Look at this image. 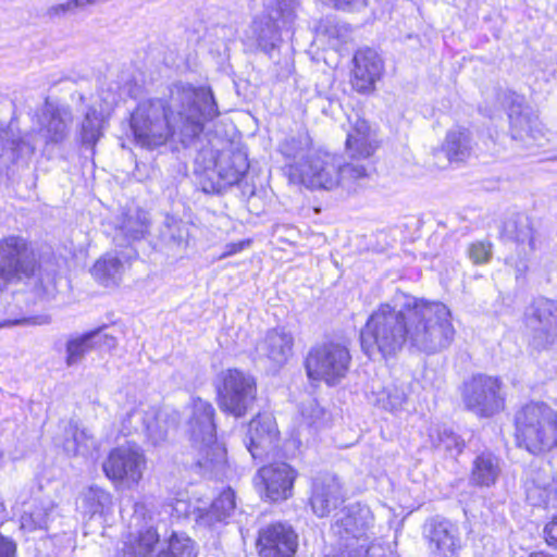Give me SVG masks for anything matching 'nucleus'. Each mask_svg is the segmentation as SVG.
<instances>
[{
    "label": "nucleus",
    "instance_id": "f257e3e1",
    "mask_svg": "<svg viewBox=\"0 0 557 557\" xmlns=\"http://www.w3.org/2000/svg\"><path fill=\"white\" fill-rule=\"evenodd\" d=\"M455 334L451 312L445 304L400 293L370 314L360 342L369 358L387 360L406 344L426 354L442 351L450 346Z\"/></svg>",
    "mask_w": 557,
    "mask_h": 557
},
{
    "label": "nucleus",
    "instance_id": "f03ea898",
    "mask_svg": "<svg viewBox=\"0 0 557 557\" xmlns=\"http://www.w3.org/2000/svg\"><path fill=\"white\" fill-rule=\"evenodd\" d=\"M219 114L210 87L178 83L171 88L168 101L139 103L131 115L129 127L137 146L154 149L174 136L187 144L203 131L206 122Z\"/></svg>",
    "mask_w": 557,
    "mask_h": 557
},
{
    "label": "nucleus",
    "instance_id": "7ed1b4c3",
    "mask_svg": "<svg viewBox=\"0 0 557 557\" xmlns=\"http://www.w3.org/2000/svg\"><path fill=\"white\" fill-rule=\"evenodd\" d=\"M0 329L22 323H48L23 315L27 302L51 299L57 294V271L39 262L32 245L21 236L0 240Z\"/></svg>",
    "mask_w": 557,
    "mask_h": 557
},
{
    "label": "nucleus",
    "instance_id": "20e7f679",
    "mask_svg": "<svg viewBox=\"0 0 557 557\" xmlns=\"http://www.w3.org/2000/svg\"><path fill=\"white\" fill-rule=\"evenodd\" d=\"M288 176L292 182L310 189L342 187L355 191L369 177V170L364 164L343 163L337 154L319 149L290 164Z\"/></svg>",
    "mask_w": 557,
    "mask_h": 557
},
{
    "label": "nucleus",
    "instance_id": "39448f33",
    "mask_svg": "<svg viewBox=\"0 0 557 557\" xmlns=\"http://www.w3.org/2000/svg\"><path fill=\"white\" fill-rule=\"evenodd\" d=\"M214 412L209 401L201 398L193 399L188 432L193 445L199 450L197 466L203 474L218 476L224 471L226 451L216 443Z\"/></svg>",
    "mask_w": 557,
    "mask_h": 557
},
{
    "label": "nucleus",
    "instance_id": "423d86ee",
    "mask_svg": "<svg viewBox=\"0 0 557 557\" xmlns=\"http://www.w3.org/2000/svg\"><path fill=\"white\" fill-rule=\"evenodd\" d=\"M519 446L533 455L557 446V412L544 403L523 406L515 418Z\"/></svg>",
    "mask_w": 557,
    "mask_h": 557
},
{
    "label": "nucleus",
    "instance_id": "0eeeda50",
    "mask_svg": "<svg viewBox=\"0 0 557 557\" xmlns=\"http://www.w3.org/2000/svg\"><path fill=\"white\" fill-rule=\"evenodd\" d=\"M351 362L348 348L337 342H325L313 346L305 361L310 380L323 381L330 386L338 384L347 374Z\"/></svg>",
    "mask_w": 557,
    "mask_h": 557
},
{
    "label": "nucleus",
    "instance_id": "6e6552de",
    "mask_svg": "<svg viewBox=\"0 0 557 557\" xmlns=\"http://www.w3.org/2000/svg\"><path fill=\"white\" fill-rule=\"evenodd\" d=\"M216 394L220 409L240 418L247 413L256 399V380L237 369H227L218 376Z\"/></svg>",
    "mask_w": 557,
    "mask_h": 557
},
{
    "label": "nucleus",
    "instance_id": "1a4fd4ad",
    "mask_svg": "<svg viewBox=\"0 0 557 557\" xmlns=\"http://www.w3.org/2000/svg\"><path fill=\"white\" fill-rule=\"evenodd\" d=\"M296 0H269L265 10L255 17L250 30L262 49L273 48L280 29L288 28L296 17Z\"/></svg>",
    "mask_w": 557,
    "mask_h": 557
},
{
    "label": "nucleus",
    "instance_id": "9d476101",
    "mask_svg": "<svg viewBox=\"0 0 557 557\" xmlns=\"http://www.w3.org/2000/svg\"><path fill=\"white\" fill-rule=\"evenodd\" d=\"M177 412L140 406L127 412L123 428L127 433L143 432L153 445L163 443L169 431L176 428Z\"/></svg>",
    "mask_w": 557,
    "mask_h": 557
},
{
    "label": "nucleus",
    "instance_id": "9b49d317",
    "mask_svg": "<svg viewBox=\"0 0 557 557\" xmlns=\"http://www.w3.org/2000/svg\"><path fill=\"white\" fill-rule=\"evenodd\" d=\"M102 469L108 479L133 487L139 484L146 469V457L137 445L119 446L110 451Z\"/></svg>",
    "mask_w": 557,
    "mask_h": 557
},
{
    "label": "nucleus",
    "instance_id": "f8f14e48",
    "mask_svg": "<svg viewBox=\"0 0 557 557\" xmlns=\"http://www.w3.org/2000/svg\"><path fill=\"white\" fill-rule=\"evenodd\" d=\"M463 401L479 417H492L504 408L502 383L497 377L479 374L465 384Z\"/></svg>",
    "mask_w": 557,
    "mask_h": 557
},
{
    "label": "nucleus",
    "instance_id": "ddd939ff",
    "mask_svg": "<svg viewBox=\"0 0 557 557\" xmlns=\"http://www.w3.org/2000/svg\"><path fill=\"white\" fill-rule=\"evenodd\" d=\"M525 326L531 332V344L546 348L557 336V302L545 297L535 298L524 313Z\"/></svg>",
    "mask_w": 557,
    "mask_h": 557
},
{
    "label": "nucleus",
    "instance_id": "4468645a",
    "mask_svg": "<svg viewBox=\"0 0 557 557\" xmlns=\"http://www.w3.org/2000/svg\"><path fill=\"white\" fill-rule=\"evenodd\" d=\"M152 522V513L148 505L138 502L134 505V513L131 523L140 528L138 536L124 543L122 557H150L154 550V546L159 542V534Z\"/></svg>",
    "mask_w": 557,
    "mask_h": 557
},
{
    "label": "nucleus",
    "instance_id": "2eb2a0df",
    "mask_svg": "<svg viewBox=\"0 0 557 557\" xmlns=\"http://www.w3.org/2000/svg\"><path fill=\"white\" fill-rule=\"evenodd\" d=\"M298 536L287 524L274 523L259 531L257 548L259 557H293Z\"/></svg>",
    "mask_w": 557,
    "mask_h": 557
},
{
    "label": "nucleus",
    "instance_id": "dca6fc26",
    "mask_svg": "<svg viewBox=\"0 0 557 557\" xmlns=\"http://www.w3.org/2000/svg\"><path fill=\"white\" fill-rule=\"evenodd\" d=\"M424 534L431 553L437 557H457L462 548L458 525L447 519H431Z\"/></svg>",
    "mask_w": 557,
    "mask_h": 557
},
{
    "label": "nucleus",
    "instance_id": "f3484780",
    "mask_svg": "<svg viewBox=\"0 0 557 557\" xmlns=\"http://www.w3.org/2000/svg\"><path fill=\"white\" fill-rule=\"evenodd\" d=\"M295 479L296 472L289 465L277 462L262 467L255 478V484L264 490L267 498L277 502L292 496Z\"/></svg>",
    "mask_w": 557,
    "mask_h": 557
},
{
    "label": "nucleus",
    "instance_id": "a211bd4d",
    "mask_svg": "<svg viewBox=\"0 0 557 557\" xmlns=\"http://www.w3.org/2000/svg\"><path fill=\"white\" fill-rule=\"evenodd\" d=\"M376 149L375 132L366 120L358 117L347 132L345 141V154L350 159L349 163L364 164L370 171V166L364 161L373 156Z\"/></svg>",
    "mask_w": 557,
    "mask_h": 557
},
{
    "label": "nucleus",
    "instance_id": "6ab92c4d",
    "mask_svg": "<svg viewBox=\"0 0 557 557\" xmlns=\"http://www.w3.org/2000/svg\"><path fill=\"white\" fill-rule=\"evenodd\" d=\"M278 436L274 417L270 413L258 414L248 424L247 448L255 459L261 458L275 449Z\"/></svg>",
    "mask_w": 557,
    "mask_h": 557
},
{
    "label": "nucleus",
    "instance_id": "aec40b11",
    "mask_svg": "<svg viewBox=\"0 0 557 557\" xmlns=\"http://www.w3.org/2000/svg\"><path fill=\"white\" fill-rule=\"evenodd\" d=\"M352 87L359 92H368L383 74V61L372 49L358 50L354 58Z\"/></svg>",
    "mask_w": 557,
    "mask_h": 557
},
{
    "label": "nucleus",
    "instance_id": "412c9836",
    "mask_svg": "<svg viewBox=\"0 0 557 557\" xmlns=\"http://www.w3.org/2000/svg\"><path fill=\"white\" fill-rule=\"evenodd\" d=\"M343 500L342 484L336 476L327 474L313 481L310 506L315 516L326 517Z\"/></svg>",
    "mask_w": 557,
    "mask_h": 557
},
{
    "label": "nucleus",
    "instance_id": "4be33fe9",
    "mask_svg": "<svg viewBox=\"0 0 557 557\" xmlns=\"http://www.w3.org/2000/svg\"><path fill=\"white\" fill-rule=\"evenodd\" d=\"M294 337L283 329L270 330L256 350L260 358L269 360L274 367L284 366L293 355Z\"/></svg>",
    "mask_w": 557,
    "mask_h": 557
},
{
    "label": "nucleus",
    "instance_id": "5701e85b",
    "mask_svg": "<svg viewBox=\"0 0 557 557\" xmlns=\"http://www.w3.org/2000/svg\"><path fill=\"white\" fill-rule=\"evenodd\" d=\"M508 116L513 139L522 140L527 146H531L533 141L541 145L543 132L537 116L533 115L528 108H523L521 100L512 103Z\"/></svg>",
    "mask_w": 557,
    "mask_h": 557
},
{
    "label": "nucleus",
    "instance_id": "b1692460",
    "mask_svg": "<svg viewBox=\"0 0 557 557\" xmlns=\"http://www.w3.org/2000/svg\"><path fill=\"white\" fill-rule=\"evenodd\" d=\"M38 122L40 124L39 135L46 143H60L67 135L72 116L66 109L46 103L41 109Z\"/></svg>",
    "mask_w": 557,
    "mask_h": 557
},
{
    "label": "nucleus",
    "instance_id": "393cba45",
    "mask_svg": "<svg viewBox=\"0 0 557 557\" xmlns=\"http://www.w3.org/2000/svg\"><path fill=\"white\" fill-rule=\"evenodd\" d=\"M368 399L375 406L396 413L406 408L408 403V386L403 383L382 385L379 382H372Z\"/></svg>",
    "mask_w": 557,
    "mask_h": 557
},
{
    "label": "nucleus",
    "instance_id": "a878e982",
    "mask_svg": "<svg viewBox=\"0 0 557 557\" xmlns=\"http://www.w3.org/2000/svg\"><path fill=\"white\" fill-rule=\"evenodd\" d=\"M114 101L113 96L111 99L102 98L99 108L94 103L87 109L79 131L83 144L94 146L98 141L102 134L104 121L113 109Z\"/></svg>",
    "mask_w": 557,
    "mask_h": 557
},
{
    "label": "nucleus",
    "instance_id": "bb28decb",
    "mask_svg": "<svg viewBox=\"0 0 557 557\" xmlns=\"http://www.w3.org/2000/svg\"><path fill=\"white\" fill-rule=\"evenodd\" d=\"M557 497V482L550 467L536 472L535 476L527 484V500L532 506H547Z\"/></svg>",
    "mask_w": 557,
    "mask_h": 557
},
{
    "label": "nucleus",
    "instance_id": "cd10ccee",
    "mask_svg": "<svg viewBox=\"0 0 557 557\" xmlns=\"http://www.w3.org/2000/svg\"><path fill=\"white\" fill-rule=\"evenodd\" d=\"M10 133H12L11 129L0 128V159H4L5 162H14L34 153L37 145L36 134L28 133L17 139H9Z\"/></svg>",
    "mask_w": 557,
    "mask_h": 557
},
{
    "label": "nucleus",
    "instance_id": "c85d7f7f",
    "mask_svg": "<svg viewBox=\"0 0 557 557\" xmlns=\"http://www.w3.org/2000/svg\"><path fill=\"white\" fill-rule=\"evenodd\" d=\"M63 448L70 456H86L96 448V441L86 428L71 420L64 429Z\"/></svg>",
    "mask_w": 557,
    "mask_h": 557
},
{
    "label": "nucleus",
    "instance_id": "c756f323",
    "mask_svg": "<svg viewBox=\"0 0 557 557\" xmlns=\"http://www.w3.org/2000/svg\"><path fill=\"white\" fill-rule=\"evenodd\" d=\"M500 472L499 459L492 453H482L473 460L470 482L475 486L490 487L496 483Z\"/></svg>",
    "mask_w": 557,
    "mask_h": 557
},
{
    "label": "nucleus",
    "instance_id": "7c9ffc66",
    "mask_svg": "<svg viewBox=\"0 0 557 557\" xmlns=\"http://www.w3.org/2000/svg\"><path fill=\"white\" fill-rule=\"evenodd\" d=\"M471 151V136L466 128H455L447 133L442 150L434 153L438 159L444 154L448 162L463 161Z\"/></svg>",
    "mask_w": 557,
    "mask_h": 557
},
{
    "label": "nucleus",
    "instance_id": "2f4dec72",
    "mask_svg": "<svg viewBox=\"0 0 557 557\" xmlns=\"http://www.w3.org/2000/svg\"><path fill=\"white\" fill-rule=\"evenodd\" d=\"M125 270V261L115 252L106 253L92 267V276L103 286H116Z\"/></svg>",
    "mask_w": 557,
    "mask_h": 557
},
{
    "label": "nucleus",
    "instance_id": "473e14b6",
    "mask_svg": "<svg viewBox=\"0 0 557 557\" xmlns=\"http://www.w3.org/2000/svg\"><path fill=\"white\" fill-rule=\"evenodd\" d=\"M431 446L449 457H457L463 449V441L449 429L442 425H433L429 429Z\"/></svg>",
    "mask_w": 557,
    "mask_h": 557
},
{
    "label": "nucleus",
    "instance_id": "72a5a7b5",
    "mask_svg": "<svg viewBox=\"0 0 557 557\" xmlns=\"http://www.w3.org/2000/svg\"><path fill=\"white\" fill-rule=\"evenodd\" d=\"M216 172L225 185H233L239 182L248 169L246 157L240 153L221 156L215 164Z\"/></svg>",
    "mask_w": 557,
    "mask_h": 557
},
{
    "label": "nucleus",
    "instance_id": "f704fd0d",
    "mask_svg": "<svg viewBox=\"0 0 557 557\" xmlns=\"http://www.w3.org/2000/svg\"><path fill=\"white\" fill-rule=\"evenodd\" d=\"M148 211H126L121 214L119 230L129 240L145 237L149 230Z\"/></svg>",
    "mask_w": 557,
    "mask_h": 557
},
{
    "label": "nucleus",
    "instance_id": "c9c22d12",
    "mask_svg": "<svg viewBox=\"0 0 557 557\" xmlns=\"http://www.w3.org/2000/svg\"><path fill=\"white\" fill-rule=\"evenodd\" d=\"M52 510L50 502H41L38 506L30 505L21 516V529L27 532L47 529Z\"/></svg>",
    "mask_w": 557,
    "mask_h": 557
},
{
    "label": "nucleus",
    "instance_id": "e433bc0d",
    "mask_svg": "<svg viewBox=\"0 0 557 557\" xmlns=\"http://www.w3.org/2000/svg\"><path fill=\"white\" fill-rule=\"evenodd\" d=\"M189 228L188 224L183 221H176L170 215H166L165 230L163 231V238L166 243L177 250H184L189 244Z\"/></svg>",
    "mask_w": 557,
    "mask_h": 557
},
{
    "label": "nucleus",
    "instance_id": "4c0bfd02",
    "mask_svg": "<svg viewBox=\"0 0 557 557\" xmlns=\"http://www.w3.org/2000/svg\"><path fill=\"white\" fill-rule=\"evenodd\" d=\"M111 505V494L101 487L90 486L83 495V508L90 516L103 513Z\"/></svg>",
    "mask_w": 557,
    "mask_h": 557
},
{
    "label": "nucleus",
    "instance_id": "58836bf2",
    "mask_svg": "<svg viewBox=\"0 0 557 557\" xmlns=\"http://www.w3.org/2000/svg\"><path fill=\"white\" fill-rule=\"evenodd\" d=\"M101 336L99 330L88 332L79 337L70 339L66 344V364L69 367L78 363L85 354L92 348V341Z\"/></svg>",
    "mask_w": 557,
    "mask_h": 557
},
{
    "label": "nucleus",
    "instance_id": "ea45409f",
    "mask_svg": "<svg viewBox=\"0 0 557 557\" xmlns=\"http://www.w3.org/2000/svg\"><path fill=\"white\" fill-rule=\"evenodd\" d=\"M301 417L309 428L321 429L327 424L329 417L325 410L313 399L301 406Z\"/></svg>",
    "mask_w": 557,
    "mask_h": 557
},
{
    "label": "nucleus",
    "instance_id": "a19ab883",
    "mask_svg": "<svg viewBox=\"0 0 557 557\" xmlns=\"http://www.w3.org/2000/svg\"><path fill=\"white\" fill-rule=\"evenodd\" d=\"M158 557H196L194 542L189 537L173 534L169 550L162 552Z\"/></svg>",
    "mask_w": 557,
    "mask_h": 557
},
{
    "label": "nucleus",
    "instance_id": "79ce46f5",
    "mask_svg": "<svg viewBox=\"0 0 557 557\" xmlns=\"http://www.w3.org/2000/svg\"><path fill=\"white\" fill-rule=\"evenodd\" d=\"M213 511L215 512V520H226L234 512L236 507L235 493L232 488L224 490L213 503Z\"/></svg>",
    "mask_w": 557,
    "mask_h": 557
},
{
    "label": "nucleus",
    "instance_id": "37998d69",
    "mask_svg": "<svg viewBox=\"0 0 557 557\" xmlns=\"http://www.w3.org/2000/svg\"><path fill=\"white\" fill-rule=\"evenodd\" d=\"M505 234L519 243L529 242L532 244V228L529 226L527 222L513 220L505 223L504 226Z\"/></svg>",
    "mask_w": 557,
    "mask_h": 557
},
{
    "label": "nucleus",
    "instance_id": "c03bdc74",
    "mask_svg": "<svg viewBox=\"0 0 557 557\" xmlns=\"http://www.w3.org/2000/svg\"><path fill=\"white\" fill-rule=\"evenodd\" d=\"M469 258L475 264H482L490 261L492 257V245L488 242H476L470 245L468 249Z\"/></svg>",
    "mask_w": 557,
    "mask_h": 557
},
{
    "label": "nucleus",
    "instance_id": "a18cd8bd",
    "mask_svg": "<svg viewBox=\"0 0 557 557\" xmlns=\"http://www.w3.org/2000/svg\"><path fill=\"white\" fill-rule=\"evenodd\" d=\"M195 520L199 527L205 528H214L219 523H224L222 520H215V512L213 511L212 505L209 508L198 509Z\"/></svg>",
    "mask_w": 557,
    "mask_h": 557
},
{
    "label": "nucleus",
    "instance_id": "49530a36",
    "mask_svg": "<svg viewBox=\"0 0 557 557\" xmlns=\"http://www.w3.org/2000/svg\"><path fill=\"white\" fill-rule=\"evenodd\" d=\"M251 239H243L237 243L226 244L224 246V251L218 257V260H223L225 258L242 252L243 250L249 248L251 246Z\"/></svg>",
    "mask_w": 557,
    "mask_h": 557
},
{
    "label": "nucleus",
    "instance_id": "de8ad7c7",
    "mask_svg": "<svg viewBox=\"0 0 557 557\" xmlns=\"http://www.w3.org/2000/svg\"><path fill=\"white\" fill-rule=\"evenodd\" d=\"M16 543L9 536L0 534V557H16Z\"/></svg>",
    "mask_w": 557,
    "mask_h": 557
},
{
    "label": "nucleus",
    "instance_id": "09e8293b",
    "mask_svg": "<svg viewBox=\"0 0 557 557\" xmlns=\"http://www.w3.org/2000/svg\"><path fill=\"white\" fill-rule=\"evenodd\" d=\"M95 0H71L66 3L59 4L57 7H53L51 9V12L55 15H59L61 13H66L69 11H72L74 8L83 7L87 3H91Z\"/></svg>",
    "mask_w": 557,
    "mask_h": 557
},
{
    "label": "nucleus",
    "instance_id": "8fccbe9b",
    "mask_svg": "<svg viewBox=\"0 0 557 557\" xmlns=\"http://www.w3.org/2000/svg\"><path fill=\"white\" fill-rule=\"evenodd\" d=\"M545 541L549 546L557 547V515L544 529Z\"/></svg>",
    "mask_w": 557,
    "mask_h": 557
},
{
    "label": "nucleus",
    "instance_id": "3c124183",
    "mask_svg": "<svg viewBox=\"0 0 557 557\" xmlns=\"http://www.w3.org/2000/svg\"><path fill=\"white\" fill-rule=\"evenodd\" d=\"M100 333H101V336H97L94 341H92V346L95 344H98L100 346H103L108 349H111V348H114L116 346V339L115 337L107 334V333H103L101 330H99Z\"/></svg>",
    "mask_w": 557,
    "mask_h": 557
},
{
    "label": "nucleus",
    "instance_id": "603ef678",
    "mask_svg": "<svg viewBox=\"0 0 557 557\" xmlns=\"http://www.w3.org/2000/svg\"><path fill=\"white\" fill-rule=\"evenodd\" d=\"M529 557H555V556L543 553V552H535V553L530 554Z\"/></svg>",
    "mask_w": 557,
    "mask_h": 557
},
{
    "label": "nucleus",
    "instance_id": "864d4df0",
    "mask_svg": "<svg viewBox=\"0 0 557 557\" xmlns=\"http://www.w3.org/2000/svg\"><path fill=\"white\" fill-rule=\"evenodd\" d=\"M283 151H284V153L289 154V152H288V150H287V146H284V147H283Z\"/></svg>",
    "mask_w": 557,
    "mask_h": 557
},
{
    "label": "nucleus",
    "instance_id": "5fc2aeb1",
    "mask_svg": "<svg viewBox=\"0 0 557 557\" xmlns=\"http://www.w3.org/2000/svg\"><path fill=\"white\" fill-rule=\"evenodd\" d=\"M524 268H525V267L523 265V267H522V269H518V274H517V276L523 272Z\"/></svg>",
    "mask_w": 557,
    "mask_h": 557
}]
</instances>
